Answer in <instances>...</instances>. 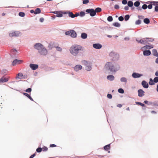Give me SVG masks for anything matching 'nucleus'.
<instances>
[{
    "label": "nucleus",
    "instance_id": "13d9d810",
    "mask_svg": "<svg viewBox=\"0 0 158 158\" xmlns=\"http://www.w3.org/2000/svg\"><path fill=\"white\" fill-rule=\"evenodd\" d=\"M127 2L126 0H123L122 1V3L124 5L126 4Z\"/></svg>",
    "mask_w": 158,
    "mask_h": 158
},
{
    "label": "nucleus",
    "instance_id": "4468645a",
    "mask_svg": "<svg viewBox=\"0 0 158 158\" xmlns=\"http://www.w3.org/2000/svg\"><path fill=\"white\" fill-rule=\"evenodd\" d=\"M142 75L139 74L138 73H133L132 74V76L134 78H137L138 77H139L141 76H142Z\"/></svg>",
    "mask_w": 158,
    "mask_h": 158
},
{
    "label": "nucleus",
    "instance_id": "20e7f679",
    "mask_svg": "<svg viewBox=\"0 0 158 158\" xmlns=\"http://www.w3.org/2000/svg\"><path fill=\"white\" fill-rule=\"evenodd\" d=\"M65 34L66 35H70L71 37L75 38L77 36V33L74 30H70L65 32Z\"/></svg>",
    "mask_w": 158,
    "mask_h": 158
},
{
    "label": "nucleus",
    "instance_id": "9d476101",
    "mask_svg": "<svg viewBox=\"0 0 158 158\" xmlns=\"http://www.w3.org/2000/svg\"><path fill=\"white\" fill-rule=\"evenodd\" d=\"M23 62L22 60L15 59L13 61L12 64L14 66L16 64H20L22 63Z\"/></svg>",
    "mask_w": 158,
    "mask_h": 158
},
{
    "label": "nucleus",
    "instance_id": "72a5a7b5",
    "mask_svg": "<svg viewBox=\"0 0 158 158\" xmlns=\"http://www.w3.org/2000/svg\"><path fill=\"white\" fill-rule=\"evenodd\" d=\"M85 69L87 71H90L91 69V67L89 65H86L85 67Z\"/></svg>",
    "mask_w": 158,
    "mask_h": 158
},
{
    "label": "nucleus",
    "instance_id": "39448f33",
    "mask_svg": "<svg viewBox=\"0 0 158 158\" xmlns=\"http://www.w3.org/2000/svg\"><path fill=\"white\" fill-rule=\"evenodd\" d=\"M110 56L112 57L113 60H118L119 58V55L113 52H111Z\"/></svg>",
    "mask_w": 158,
    "mask_h": 158
},
{
    "label": "nucleus",
    "instance_id": "393cba45",
    "mask_svg": "<svg viewBox=\"0 0 158 158\" xmlns=\"http://www.w3.org/2000/svg\"><path fill=\"white\" fill-rule=\"evenodd\" d=\"M153 48V46L152 45H146V46H144L143 47V48H145L146 49H150L152 48Z\"/></svg>",
    "mask_w": 158,
    "mask_h": 158
},
{
    "label": "nucleus",
    "instance_id": "774afa93",
    "mask_svg": "<svg viewBox=\"0 0 158 158\" xmlns=\"http://www.w3.org/2000/svg\"><path fill=\"white\" fill-rule=\"evenodd\" d=\"M40 21L41 22H43L44 21V19L43 18H40Z\"/></svg>",
    "mask_w": 158,
    "mask_h": 158
},
{
    "label": "nucleus",
    "instance_id": "864d4df0",
    "mask_svg": "<svg viewBox=\"0 0 158 158\" xmlns=\"http://www.w3.org/2000/svg\"><path fill=\"white\" fill-rule=\"evenodd\" d=\"M82 63L85 65H87L88 64V62L86 60H83L82 61Z\"/></svg>",
    "mask_w": 158,
    "mask_h": 158
},
{
    "label": "nucleus",
    "instance_id": "4d7b16f0",
    "mask_svg": "<svg viewBox=\"0 0 158 158\" xmlns=\"http://www.w3.org/2000/svg\"><path fill=\"white\" fill-rule=\"evenodd\" d=\"M107 97L109 99H111L112 98V96L111 94H108L107 95Z\"/></svg>",
    "mask_w": 158,
    "mask_h": 158
},
{
    "label": "nucleus",
    "instance_id": "a19ab883",
    "mask_svg": "<svg viewBox=\"0 0 158 158\" xmlns=\"http://www.w3.org/2000/svg\"><path fill=\"white\" fill-rule=\"evenodd\" d=\"M85 12L83 11H81L79 15L81 17L85 15Z\"/></svg>",
    "mask_w": 158,
    "mask_h": 158
},
{
    "label": "nucleus",
    "instance_id": "f8f14e48",
    "mask_svg": "<svg viewBox=\"0 0 158 158\" xmlns=\"http://www.w3.org/2000/svg\"><path fill=\"white\" fill-rule=\"evenodd\" d=\"M138 95L140 97L143 96L144 95V93L145 92L142 89H139L138 91Z\"/></svg>",
    "mask_w": 158,
    "mask_h": 158
},
{
    "label": "nucleus",
    "instance_id": "37998d69",
    "mask_svg": "<svg viewBox=\"0 0 158 158\" xmlns=\"http://www.w3.org/2000/svg\"><path fill=\"white\" fill-rule=\"evenodd\" d=\"M42 151V148H38L36 150V151L37 152H40Z\"/></svg>",
    "mask_w": 158,
    "mask_h": 158
},
{
    "label": "nucleus",
    "instance_id": "4c0bfd02",
    "mask_svg": "<svg viewBox=\"0 0 158 158\" xmlns=\"http://www.w3.org/2000/svg\"><path fill=\"white\" fill-rule=\"evenodd\" d=\"M118 91L119 93L121 94H123L124 93V91L123 89L121 88L118 89Z\"/></svg>",
    "mask_w": 158,
    "mask_h": 158
},
{
    "label": "nucleus",
    "instance_id": "c756f323",
    "mask_svg": "<svg viewBox=\"0 0 158 158\" xmlns=\"http://www.w3.org/2000/svg\"><path fill=\"white\" fill-rule=\"evenodd\" d=\"M102 11V9L100 8L97 7L95 10V12H100Z\"/></svg>",
    "mask_w": 158,
    "mask_h": 158
},
{
    "label": "nucleus",
    "instance_id": "473e14b6",
    "mask_svg": "<svg viewBox=\"0 0 158 158\" xmlns=\"http://www.w3.org/2000/svg\"><path fill=\"white\" fill-rule=\"evenodd\" d=\"M113 25L116 27H119L120 26V24L118 22H115L113 23Z\"/></svg>",
    "mask_w": 158,
    "mask_h": 158
},
{
    "label": "nucleus",
    "instance_id": "5701e85b",
    "mask_svg": "<svg viewBox=\"0 0 158 158\" xmlns=\"http://www.w3.org/2000/svg\"><path fill=\"white\" fill-rule=\"evenodd\" d=\"M87 37V34L85 33H83L81 34V37L83 39H85Z\"/></svg>",
    "mask_w": 158,
    "mask_h": 158
},
{
    "label": "nucleus",
    "instance_id": "6e6d98bb",
    "mask_svg": "<svg viewBox=\"0 0 158 158\" xmlns=\"http://www.w3.org/2000/svg\"><path fill=\"white\" fill-rule=\"evenodd\" d=\"M124 19V18L122 16H120L118 17V20L120 21H123Z\"/></svg>",
    "mask_w": 158,
    "mask_h": 158
},
{
    "label": "nucleus",
    "instance_id": "680f3d73",
    "mask_svg": "<svg viewBox=\"0 0 158 158\" xmlns=\"http://www.w3.org/2000/svg\"><path fill=\"white\" fill-rule=\"evenodd\" d=\"M155 10L156 12L158 11V5L155 6Z\"/></svg>",
    "mask_w": 158,
    "mask_h": 158
},
{
    "label": "nucleus",
    "instance_id": "6ab92c4d",
    "mask_svg": "<svg viewBox=\"0 0 158 158\" xmlns=\"http://www.w3.org/2000/svg\"><path fill=\"white\" fill-rule=\"evenodd\" d=\"M23 76V74L22 73H20L17 74L16 76L15 77V79L16 80H18L19 79H21V78H22Z\"/></svg>",
    "mask_w": 158,
    "mask_h": 158
},
{
    "label": "nucleus",
    "instance_id": "ddd939ff",
    "mask_svg": "<svg viewBox=\"0 0 158 158\" xmlns=\"http://www.w3.org/2000/svg\"><path fill=\"white\" fill-rule=\"evenodd\" d=\"M93 47L96 49H100L102 47V45L99 44H94L93 45Z\"/></svg>",
    "mask_w": 158,
    "mask_h": 158
},
{
    "label": "nucleus",
    "instance_id": "0e129e2a",
    "mask_svg": "<svg viewBox=\"0 0 158 158\" xmlns=\"http://www.w3.org/2000/svg\"><path fill=\"white\" fill-rule=\"evenodd\" d=\"M124 9H125V10H129V8L128 7V6H125V7H124Z\"/></svg>",
    "mask_w": 158,
    "mask_h": 158
},
{
    "label": "nucleus",
    "instance_id": "7ed1b4c3",
    "mask_svg": "<svg viewBox=\"0 0 158 158\" xmlns=\"http://www.w3.org/2000/svg\"><path fill=\"white\" fill-rule=\"evenodd\" d=\"M153 40L152 39H148L147 38H143L139 40L136 39V41L142 44H146L148 43L149 42H152L153 41Z\"/></svg>",
    "mask_w": 158,
    "mask_h": 158
},
{
    "label": "nucleus",
    "instance_id": "c03bdc74",
    "mask_svg": "<svg viewBox=\"0 0 158 158\" xmlns=\"http://www.w3.org/2000/svg\"><path fill=\"white\" fill-rule=\"evenodd\" d=\"M152 5L157 6L158 5V2H152Z\"/></svg>",
    "mask_w": 158,
    "mask_h": 158
},
{
    "label": "nucleus",
    "instance_id": "dca6fc26",
    "mask_svg": "<svg viewBox=\"0 0 158 158\" xmlns=\"http://www.w3.org/2000/svg\"><path fill=\"white\" fill-rule=\"evenodd\" d=\"M8 81V79L4 77L0 79V83L6 82Z\"/></svg>",
    "mask_w": 158,
    "mask_h": 158
},
{
    "label": "nucleus",
    "instance_id": "e433bc0d",
    "mask_svg": "<svg viewBox=\"0 0 158 158\" xmlns=\"http://www.w3.org/2000/svg\"><path fill=\"white\" fill-rule=\"evenodd\" d=\"M154 81H153L152 78L150 79V81L149 82V85H152L154 84Z\"/></svg>",
    "mask_w": 158,
    "mask_h": 158
},
{
    "label": "nucleus",
    "instance_id": "0eeeda50",
    "mask_svg": "<svg viewBox=\"0 0 158 158\" xmlns=\"http://www.w3.org/2000/svg\"><path fill=\"white\" fill-rule=\"evenodd\" d=\"M43 47V46L40 43H36L34 45L35 48L38 50V52H39V51L41 50Z\"/></svg>",
    "mask_w": 158,
    "mask_h": 158
},
{
    "label": "nucleus",
    "instance_id": "3c124183",
    "mask_svg": "<svg viewBox=\"0 0 158 158\" xmlns=\"http://www.w3.org/2000/svg\"><path fill=\"white\" fill-rule=\"evenodd\" d=\"M154 81L155 83L158 82V77H155L154 79Z\"/></svg>",
    "mask_w": 158,
    "mask_h": 158
},
{
    "label": "nucleus",
    "instance_id": "6e6552de",
    "mask_svg": "<svg viewBox=\"0 0 158 158\" xmlns=\"http://www.w3.org/2000/svg\"><path fill=\"white\" fill-rule=\"evenodd\" d=\"M20 35V32L19 31H15L9 34L10 37L19 36Z\"/></svg>",
    "mask_w": 158,
    "mask_h": 158
},
{
    "label": "nucleus",
    "instance_id": "603ef678",
    "mask_svg": "<svg viewBox=\"0 0 158 158\" xmlns=\"http://www.w3.org/2000/svg\"><path fill=\"white\" fill-rule=\"evenodd\" d=\"M31 91V88H28L26 90V92L28 93H30Z\"/></svg>",
    "mask_w": 158,
    "mask_h": 158
},
{
    "label": "nucleus",
    "instance_id": "423d86ee",
    "mask_svg": "<svg viewBox=\"0 0 158 158\" xmlns=\"http://www.w3.org/2000/svg\"><path fill=\"white\" fill-rule=\"evenodd\" d=\"M85 11L87 13H89L90 15L92 17L94 16L96 14L95 10L93 9H87Z\"/></svg>",
    "mask_w": 158,
    "mask_h": 158
},
{
    "label": "nucleus",
    "instance_id": "5fc2aeb1",
    "mask_svg": "<svg viewBox=\"0 0 158 158\" xmlns=\"http://www.w3.org/2000/svg\"><path fill=\"white\" fill-rule=\"evenodd\" d=\"M56 49L58 51H62V49L61 48H60V47H56Z\"/></svg>",
    "mask_w": 158,
    "mask_h": 158
},
{
    "label": "nucleus",
    "instance_id": "de8ad7c7",
    "mask_svg": "<svg viewBox=\"0 0 158 158\" xmlns=\"http://www.w3.org/2000/svg\"><path fill=\"white\" fill-rule=\"evenodd\" d=\"M89 2V1L88 0H84L83 1V4H86Z\"/></svg>",
    "mask_w": 158,
    "mask_h": 158
},
{
    "label": "nucleus",
    "instance_id": "49530a36",
    "mask_svg": "<svg viewBox=\"0 0 158 158\" xmlns=\"http://www.w3.org/2000/svg\"><path fill=\"white\" fill-rule=\"evenodd\" d=\"M147 8V6L146 4H144L142 6V8L144 10L146 9Z\"/></svg>",
    "mask_w": 158,
    "mask_h": 158
},
{
    "label": "nucleus",
    "instance_id": "a18cd8bd",
    "mask_svg": "<svg viewBox=\"0 0 158 158\" xmlns=\"http://www.w3.org/2000/svg\"><path fill=\"white\" fill-rule=\"evenodd\" d=\"M28 77V76L27 74H24L23 75V76L22 78H21V79H27Z\"/></svg>",
    "mask_w": 158,
    "mask_h": 158
},
{
    "label": "nucleus",
    "instance_id": "338daca9",
    "mask_svg": "<svg viewBox=\"0 0 158 158\" xmlns=\"http://www.w3.org/2000/svg\"><path fill=\"white\" fill-rule=\"evenodd\" d=\"M138 17L140 19H143L144 18V16L142 15L141 16H138Z\"/></svg>",
    "mask_w": 158,
    "mask_h": 158
},
{
    "label": "nucleus",
    "instance_id": "1a4fd4ad",
    "mask_svg": "<svg viewBox=\"0 0 158 158\" xmlns=\"http://www.w3.org/2000/svg\"><path fill=\"white\" fill-rule=\"evenodd\" d=\"M41 55H45L47 54V49L44 47L39 52Z\"/></svg>",
    "mask_w": 158,
    "mask_h": 158
},
{
    "label": "nucleus",
    "instance_id": "69168bd1",
    "mask_svg": "<svg viewBox=\"0 0 158 158\" xmlns=\"http://www.w3.org/2000/svg\"><path fill=\"white\" fill-rule=\"evenodd\" d=\"M50 147H54L56 146V145L54 144H51L50 145Z\"/></svg>",
    "mask_w": 158,
    "mask_h": 158
},
{
    "label": "nucleus",
    "instance_id": "09e8293b",
    "mask_svg": "<svg viewBox=\"0 0 158 158\" xmlns=\"http://www.w3.org/2000/svg\"><path fill=\"white\" fill-rule=\"evenodd\" d=\"M141 23V21L139 19L136 21L135 24L136 25H138L140 24Z\"/></svg>",
    "mask_w": 158,
    "mask_h": 158
},
{
    "label": "nucleus",
    "instance_id": "052dcab7",
    "mask_svg": "<svg viewBox=\"0 0 158 158\" xmlns=\"http://www.w3.org/2000/svg\"><path fill=\"white\" fill-rule=\"evenodd\" d=\"M36 153V152H35L34 154L31 155L29 158H33L35 156Z\"/></svg>",
    "mask_w": 158,
    "mask_h": 158
},
{
    "label": "nucleus",
    "instance_id": "8fccbe9b",
    "mask_svg": "<svg viewBox=\"0 0 158 158\" xmlns=\"http://www.w3.org/2000/svg\"><path fill=\"white\" fill-rule=\"evenodd\" d=\"M48 150V148L46 147H45V146H44V147L42 148V150H43V151H47Z\"/></svg>",
    "mask_w": 158,
    "mask_h": 158
},
{
    "label": "nucleus",
    "instance_id": "4be33fe9",
    "mask_svg": "<svg viewBox=\"0 0 158 158\" xmlns=\"http://www.w3.org/2000/svg\"><path fill=\"white\" fill-rule=\"evenodd\" d=\"M153 55L156 57H158V53L156 49H153L152 51Z\"/></svg>",
    "mask_w": 158,
    "mask_h": 158
},
{
    "label": "nucleus",
    "instance_id": "c9c22d12",
    "mask_svg": "<svg viewBox=\"0 0 158 158\" xmlns=\"http://www.w3.org/2000/svg\"><path fill=\"white\" fill-rule=\"evenodd\" d=\"M120 81L122 82H126L127 81V79L124 77L121 78L120 79Z\"/></svg>",
    "mask_w": 158,
    "mask_h": 158
},
{
    "label": "nucleus",
    "instance_id": "a878e982",
    "mask_svg": "<svg viewBox=\"0 0 158 158\" xmlns=\"http://www.w3.org/2000/svg\"><path fill=\"white\" fill-rule=\"evenodd\" d=\"M41 12L40 9L39 8H36L34 12L35 14H39Z\"/></svg>",
    "mask_w": 158,
    "mask_h": 158
},
{
    "label": "nucleus",
    "instance_id": "9b49d317",
    "mask_svg": "<svg viewBox=\"0 0 158 158\" xmlns=\"http://www.w3.org/2000/svg\"><path fill=\"white\" fill-rule=\"evenodd\" d=\"M30 68L32 70H35L38 68V65L37 64H31L29 65Z\"/></svg>",
    "mask_w": 158,
    "mask_h": 158
},
{
    "label": "nucleus",
    "instance_id": "e2e57ef3",
    "mask_svg": "<svg viewBox=\"0 0 158 158\" xmlns=\"http://www.w3.org/2000/svg\"><path fill=\"white\" fill-rule=\"evenodd\" d=\"M114 8L116 9H118L119 8V6L118 5H115L114 6Z\"/></svg>",
    "mask_w": 158,
    "mask_h": 158
},
{
    "label": "nucleus",
    "instance_id": "f257e3e1",
    "mask_svg": "<svg viewBox=\"0 0 158 158\" xmlns=\"http://www.w3.org/2000/svg\"><path fill=\"white\" fill-rule=\"evenodd\" d=\"M82 50V47L80 45L77 44L72 45L69 49L70 53L74 56L78 55L79 51Z\"/></svg>",
    "mask_w": 158,
    "mask_h": 158
},
{
    "label": "nucleus",
    "instance_id": "7c9ffc66",
    "mask_svg": "<svg viewBox=\"0 0 158 158\" xmlns=\"http://www.w3.org/2000/svg\"><path fill=\"white\" fill-rule=\"evenodd\" d=\"M140 4V3L139 1H136L134 3V6L136 7H138Z\"/></svg>",
    "mask_w": 158,
    "mask_h": 158
},
{
    "label": "nucleus",
    "instance_id": "58836bf2",
    "mask_svg": "<svg viewBox=\"0 0 158 158\" xmlns=\"http://www.w3.org/2000/svg\"><path fill=\"white\" fill-rule=\"evenodd\" d=\"M107 20L109 22H111L113 20V18L111 16H109L107 18Z\"/></svg>",
    "mask_w": 158,
    "mask_h": 158
},
{
    "label": "nucleus",
    "instance_id": "f03ea898",
    "mask_svg": "<svg viewBox=\"0 0 158 158\" xmlns=\"http://www.w3.org/2000/svg\"><path fill=\"white\" fill-rule=\"evenodd\" d=\"M114 65V62H107L105 65V68L106 69L110 70V71L115 72L117 70Z\"/></svg>",
    "mask_w": 158,
    "mask_h": 158
},
{
    "label": "nucleus",
    "instance_id": "2f4dec72",
    "mask_svg": "<svg viewBox=\"0 0 158 158\" xmlns=\"http://www.w3.org/2000/svg\"><path fill=\"white\" fill-rule=\"evenodd\" d=\"M56 16L58 17H61L63 16V15L61 12H59L56 15Z\"/></svg>",
    "mask_w": 158,
    "mask_h": 158
},
{
    "label": "nucleus",
    "instance_id": "a211bd4d",
    "mask_svg": "<svg viewBox=\"0 0 158 158\" xmlns=\"http://www.w3.org/2000/svg\"><path fill=\"white\" fill-rule=\"evenodd\" d=\"M151 54V52L150 50H145L143 52V54L145 56H148Z\"/></svg>",
    "mask_w": 158,
    "mask_h": 158
},
{
    "label": "nucleus",
    "instance_id": "bf43d9fd",
    "mask_svg": "<svg viewBox=\"0 0 158 158\" xmlns=\"http://www.w3.org/2000/svg\"><path fill=\"white\" fill-rule=\"evenodd\" d=\"M152 4L148 5V6H147V7H148V8L150 9H151L152 8Z\"/></svg>",
    "mask_w": 158,
    "mask_h": 158
},
{
    "label": "nucleus",
    "instance_id": "b1692460",
    "mask_svg": "<svg viewBox=\"0 0 158 158\" xmlns=\"http://www.w3.org/2000/svg\"><path fill=\"white\" fill-rule=\"evenodd\" d=\"M110 148V144H108L104 147V149L106 151H108Z\"/></svg>",
    "mask_w": 158,
    "mask_h": 158
},
{
    "label": "nucleus",
    "instance_id": "79ce46f5",
    "mask_svg": "<svg viewBox=\"0 0 158 158\" xmlns=\"http://www.w3.org/2000/svg\"><path fill=\"white\" fill-rule=\"evenodd\" d=\"M130 18V16L129 15H126L124 17L125 20L126 21L129 19Z\"/></svg>",
    "mask_w": 158,
    "mask_h": 158
},
{
    "label": "nucleus",
    "instance_id": "aec40b11",
    "mask_svg": "<svg viewBox=\"0 0 158 158\" xmlns=\"http://www.w3.org/2000/svg\"><path fill=\"white\" fill-rule=\"evenodd\" d=\"M65 14H68L69 16L72 18H74L75 16H74V14L72 12H67L65 13Z\"/></svg>",
    "mask_w": 158,
    "mask_h": 158
},
{
    "label": "nucleus",
    "instance_id": "f3484780",
    "mask_svg": "<svg viewBox=\"0 0 158 158\" xmlns=\"http://www.w3.org/2000/svg\"><path fill=\"white\" fill-rule=\"evenodd\" d=\"M82 69V67L80 65H76L74 67V69L76 71H78Z\"/></svg>",
    "mask_w": 158,
    "mask_h": 158
},
{
    "label": "nucleus",
    "instance_id": "bb28decb",
    "mask_svg": "<svg viewBox=\"0 0 158 158\" xmlns=\"http://www.w3.org/2000/svg\"><path fill=\"white\" fill-rule=\"evenodd\" d=\"M23 94L26 96L30 100L32 101H33V99L29 95V94H28L24 93H23Z\"/></svg>",
    "mask_w": 158,
    "mask_h": 158
},
{
    "label": "nucleus",
    "instance_id": "2eb2a0df",
    "mask_svg": "<svg viewBox=\"0 0 158 158\" xmlns=\"http://www.w3.org/2000/svg\"><path fill=\"white\" fill-rule=\"evenodd\" d=\"M142 85L144 88H147L148 87V83L145 81H142Z\"/></svg>",
    "mask_w": 158,
    "mask_h": 158
},
{
    "label": "nucleus",
    "instance_id": "412c9836",
    "mask_svg": "<svg viewBox=\"0 0 158 158\" xmlns=\"http://www.w3.org/2000/svg\"><path fill=\"white\" fill-rule=\"evenodd\" d=\"M107 78L108 80L112 81L114 80V77L113 75H108L107 77Z\"/></svg>",
    "mask_w": 158,
    "mask_h": 158
},
{
    "label": "nucleus",
    "instance_id": "cd10ccee",
    "mask_svg": "<svg viewBox=\"0 0 158 158\" xmlns=\"http://www.w3.org/2000/svg\"><path fill=\"white\" fill-rule=\"evenodd\" d=\"M143 22L146 24H148L149 23L150 20L148 18H146L144 19Z\"/></svg>",
    "mask_w": 158,
    "mask_h": 158
},
{
    "label": "nucleus",
    "instance_id": "f704fd0d",
    "mask_svg": "<svg viewBox=\"0 0 158 158\" xmlns=\"http://www.w3.org/2000/svg\"><path fill=\"white\" fill-rule=\"evenodd\" d=\"M135 103L137 105H139L141 106H145V105L144 104L139 102H136Z\"/></svg>",
    "mask_w": 158,
    "mask_h": 158
},
{
    "label": "nucleus",
    "instance_id": "c85d7f7f",
    "mask_svg": "<svg viewBox=\"0 0 158 158\" xmlns=\"http://www.w3.org/2000/svg\"><path fill=\"white\" fill-rule=\"evenodd\" d=\"M127 5L128 6L131 7L133 6V3L132 1H129L128 2Z\"/></svg>",
    "mask_w": 158,
    "mask_h": 158
},
{
    "label": "nucleus",
    "instance_id": "ea45409f",
    "mask_svg": "<svg viewBox=\"0 0 158 158\" xmlns=\"http://www.w3.org/2000/svg\"><path fill=\"white\" fill-rule=\"evenodd\" d=\"M19 15L21 17H23L25 16V13L23 12H20L19 13Z\"/></svg>",
    "mask_w": 158,
    "mask_h": 158
}]
</instances>
